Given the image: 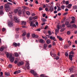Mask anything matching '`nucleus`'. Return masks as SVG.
Wrapping results in <instances>:
<instances>
[{"label": "nucleus", "instance_id": "09e8293b", "mask_svg": "<svg viewBox=\"0 0 77 77\" xmlns=\"http://www.w3.org/2000/svg\"><path fill=\"white\" fill-rule=\"evenodd\" d=\"M69 45H71V41H68V42Z\"/></svg>", "mask_w": 77, "mask_h": 77}, {"label": "nucleus", "instance_id": "a878e982", "mask_svg": "<svg viewBox=\"0 0 77 77\" xmlns=\"http://www.w3.org/2000/svg\"><path fill=\"white\" fill-rule=\"evenodd\" d=\"M70 72H72V71H74V69L72 68H70L69 69Z\"/></svg>", "mask_w": 77, "mask_h": 77}, {"label": "nucleus", "instance_id": "20e7f679", "mask_svg": "<svg viewBox=\"0 0 77 77\" xmlns=\"http://www.w3.org/2000/svg\"><path fill=\"white\" fill-rule=\"evenodd\" d=\"M8 26L10 27H12L13 26H14V23L11 21H9L8 22Z\"/></svg>", "mask_w": 77, "mask_h": 77}, {"label": "nucleus", "instance_id": "680f3d73", "mask_svg": "<svg viewBox=\"0 0 77 77\" xmlns=\"http://www.w3.org/2000/svg\"><path fill=\"white\" fill-rule=\"evenodd\" d=\"M68 6H69L70 8H71V6H72V4H69L68 5Z\"/></svg>", "mask_w": 77, "mask_h": 77}, {"label": "nucleus", "instance_id": "a211bd4d", "mask_svg": "<svg viewBox=\"0 0 77 77\" xmlns=\"http://www.w3.org/2000/svg\"><path fill=\"white\" fill-rule=\"evenodd\" d=\"M57 38H58L60 41H63V39L62 38L59 37V36L57 35Z\"/></svg>", "mask_w": 77, "mask_h": 77}, {"label": "nucleus", "instance_id": "5fc2aeb1", "mask_svg": "<svg viewBox=\"0 0 77 77\" xmlns=\"http://www.w3.org/2000/svg\"><path fill=\"white\" fill-rule=\"evenodd\" d=\"M66 5H68V4H69V1H66Z\"/></svg>", "mask_w": 77, "mask_h": 77}, {"label": "nucleus", "instance_id": "7c9ffc66", "mask_svg": "<svg viewBox=\"0 0 77 77\" xmlns=\"http://www.w3.org/2000/svg\"><path fill=\"white\" fill-rule=\"evenodd\" d=\"M26 14H27V15H30V13L29 11H27L26 12Z\"/></svg>", "mask_w": 77, "mask_h": 77}, {"label": "nucleus", "instance_id": "a18cd8bd", "mask_svg": "<svg viewBox=\"0 0 77 77\" xmlns=\"http://www.w3.org/2000/svg\"><path fill=\"white\" fill-rule=\"evenodd\" d=\"M17 71V74H18V73H20V72H21V70H18Z\"/></svg>", "mask_w": 77, "mask_h": 77}, {"label": "nucleus", "instance_id": "f704fd0d", "mask_svg": "<svg viewBox=\"0 0 77 77\" xmlns=\"http://www.w3.org/2000/svg\"><path fill=\"white\" fill-rule=\"evenodd\" d=\"M67 34L68 35H69L71 34V32L69 31H68L67 32Z\"/></svg>", "mask_w": 77, "mask_h": 77}, {"label": "nucleus", "instance_id": "58836bf2", "mask_svg": "<svg viewBox=\"0 0 77 77\" xmlns=\"http://www.w3.org/2000/svg\"><path fill=\"white\" fill-rule=\"evenodd\" d=\"M32 18H33L32 17H30L29 18V20H32Z\"/></svg>", "mask_w": 77, "mask_h": 77}, {"label": "nucleus", "instance_id": "2f4dec72", "mask_svg": "<svg viewBox=\"0 0 77 77\" xmlns=\"http://www.w3.org/2000/svg\"><path fill=\"white\" fill-rule=\"evenodd\" d=\"M58 8L57 9V11H61V8L60 7H57Z\"/></svg>", "mask_w": 77, "mask_h": 77}, {"label": "nucleus", "instance_id": "f3484780", "mask_svg": "<svg viewBox=\"0 0 77 77\" xmlns=\"http://www.w3.org/2000/svg\"><path fill=\"white\" fill-rule=\"evenodd\" d=\"M19 8H20V7H18L16 9L14 10V13H16L18 12V9H19Z\"/></svg>", "mask_w": 77, "mask_h": 77}, {"label": "nucleus", "instance_id": "39448f33", "mask_svg": "<svg viewBox=\"0 0 77 77\" xmlns=\"http://www.w3.org/2000/svg\"><path fill=\"white\" fill-rule=\"evenodd\" d=\"M30 65V64L29 63V62H27L26 63V65H25V67L28 69H30V67L29 66Z\"/></svg>", "mask_w": 77, "mask_h": 77}, {"label": "nucleus", "instance_id": "6e6d98bb", "mask_svg": "<svg viewBox=\"0 0 77 77\" xmlns=\"http://www.w3.org/2000/svg\"><path fill=\"white\" fill-rule=\"evenodd\" d=\"M33 22H31L30 23V26H33Z\"/></svg>", "mask_w": 77, "mask_h": 77}, {"label": "nucleus", "instance_id": "bb28decb", "mask_svg": "<svg viewBox=\"0 0 77 77\" xmlns=\"http://www.w3.org/2000/svg\"><path fill=\"white\" fill-rule=\"evenodd\" d=\"M42 20L43 22H45V21H47V19L44 18H42Z\"/></svg>", "mask_w": 77, "mask_h": 77}, {"label": "nucleus", "instance_id": "393cba45", "mask_svg": "<svg viewBox=\"0 0 77 77\" xmlns=\"http://www.w3.org/2000/svg\"><path fill=\"white\" fill-rule=\"evenodd\" d=\"M15 57H18L19 56V54L17 53H14Z\"/></svg>", "mask_w": 77, "mask_h": 77}, {"label": "nucleus", "instance_id": "4d7b16f0", "mask_svg": "<svg viewBox=\"0 0 77 77\" xmlns=\"http://www.w3.org/2000/svg\"><path fill=\"white\" fill-rule=\"evenodd\" d=\"M3 9V6H1L0 7V9Z\"/></svg>", "mask_w": 77, "mask_h": 77}, {"label": "nucleus", "instance_id": "8fccbe9b", "mask_svg": "<svg viewBox=\"0 0 77 77\" xmlns=\"http://www.w3.org/2000/svg\"><path fill=\"white\" fill-rule=\"evenodd\" d=\"M7 4L8 5H12V4L11 2H8Z\"/></svg>", "mask_w": 77, "mask_h": 77}, {"label": "nucleus", "instance_id": "6ab92c4d", "mask_svg": "<svg viewBox=\"0 0 77 77\" xmlns=\"http://www.w3.org/2000/svg\"><path fill=\"white\" fill-rule=\"evenodd\" d=\"M3 14H4V12H3V10H0V16L3 15Z\"/></svg>", "mask_w": 77, "mask_h": 77}, {"label": "nucleus", "instance_id": "4be33fe9", "mask_svg": "<svg viewBox=\"0 0 77 77\" xmlns=\"http://www.w3.org/2000/svg\"><path fill=\"white\" fill-rule=\"evenodd\" d=\"M46 42L48 44H50L51 42V40L50 39H48L46 41Z\"/></svg>", "mask_w": 77, "mask_h": 77}, {"label": "nucleus", "instance_id": "412c9836", "mask_svg": "<svg viewBox=\"0 0 77 77\" xmlns=\"http://www.w3.org/2000/svg\"><path fill=\"white\" fill-rule=\"evenodd\" d=\"M48 46V45H47V44H44L43 45V48L44 49H46V48Z\"/></svg>", "mask_w": 77, "mask_h": 77}, {"label": "nucleus", "instance_id": "a19ab883", "mask_svg": "<svg viewBox=\"0 0 77 77\" xmlns=\"http://www.w3.org/2000/svg\"><path fill=\"white\" fill-rule=\"evenodd\" d=\"M55 59H56V60H59V57L58 56H56Z\"/></svg>", "mask_w": 77, "mask_h": 77}, {"label": "nucleus", "instance_id": "774afa93", "mask_svg": "<svg viewBox=\"0 0 77 77\" xmlns=\"http://www.w3.org/2000/svg\"><path fill=\"white\" fill-rule=\"evenodd\" d=\"M62 27H63V28H64L65 27V24H62Z\"/></svg>", "mask_w": 77, "mask_h": 77}, {"label": "nucleus", "instance_id": "052dcab7", "mask_svg": "<svg viewBox=\"0 0 77 77\" xmlns=\"http://www.w3.org/2000/svg\"><path fill=\"white\" fill-rule=\"evenodd\" d=\"M5 30H6V29H5V28H3L2 29V31L3 32H4L5 31Z\"/></svg>", "mask_w": 77, "mask_h": 77}, {"label": "nucleus", "instance_id": "423d86ee", "mask_svg": "<svg viewBox=\"0 0 77 77\" xmlns=\"http://www.w3.org/2000/svg\"><path fill=\"white\" fill-rule=\"evenodd\" d=\"M30 72L33 75H34V76H35V75H37V73H36V72H35L33 70H31Z\"/></svg>", "mask_w": 77, "mask_h": 77}, {"label": "nucleus", "instance_id": "49530a36", "mask_svg": "<svg viewBox=\"0 0 77 77\" xmlns=\"http://www.w3.org/2000/svg\"><path fill=\"white\" fill-rule=\"evenodd\" d=\"M75 23V21L74 20H72L70 22L71 24H73V23Z\"/></svg>", "mask_w": 77, "mask_h": 77}, {"label": "nucleus", "instance_id": "ddd939ff", "mask_svg": "<svg viewBox=\"0 0 77 77\" xmlns=\"http://www.w3.org/2000/svg\"><path fill=\"white\" fill-rule=\"evenodd\" d=\"M50 39H53V41H56V38H55V37L51 36H50Z\"/></svg>", "mask_w": 77, "mask_h": 77}, {"label": "nucleus", "instance_id": "0e129e2a", "mask_svg": "<svg viewBox=\"0 0 77 77\" xmlns=\"http://www.w3.org/2000/svg\"><path fill=\"white\" fill-rule=\"evenodd\" d=\"M48 48H51V44L49 45H48Z\"/></svg>", "mask_w": 77, "mask_h": 77}, {"label": "nucleus", "instance_id": "338daca9", "mask_svg": "<svg viewBox=\"0 0 77 77\" xmlns=\"http://www.w3.org/2000/svg\"><path fill=\"white\" fill-rule=\"evenodd\" d=\"M70 54H74V52H73L72 51L70 52Z\"/></svg>", "mask_w": 77, "mask_h": 77}, {"label": "nucleus", "instance_id": "e2e57ef3", "mask_svg": "<svg viewBox=\"0 0 77 77\" xmlns=\"http://www.w3.org/2000/svg\"><path fill=\"white\" fill-rule=\"evenodd\" d=\"M14 74H16V75L18 74L17 73V71H15V72H14Z\"/></svg>", "mask_w": 77, "mask_h": 77}, {"label": "nucleus", "instance_id": "37998d69", "mask_svg": "<svg viewBox=\"0 0 77 77\" xmlns=\"http://www.w3.org/2000/svg\"><path fill=\"white\" fill-rule=\"evenodd\" d=\"M36 35H35V34H33L32 35V36L33 38H35V36Z\"/></svg>", "mask_w": 77, "mask_h": 77}, {"label": "nucleus", "instance_id": "cd10ccee", "mask_svg": "<svg viewBox=\"0 0 77 77\" xmlns=\"http://www.w3.org/2000/svg\"><path fill=\"white\" fill-rule=\"evenodd\" d=\"M22 8L24 9H28L29 8L26 6H22Z\"/></svg>", "mask_w": 77, "mask_h": 77}, {"label": "nucleus", "instance_id": "2eb2a0df", "mask_svg": "<svg viewBox=\"0 0 77 77\" xmlns=\"http://www.w3.org/2000/svg\"><path fill=\"white\" fill-rule=\"evenodd\" d=\"M26 23H26V22L25 21H21V25H24L25 26V25H26Z\"/></svg>", "mask_w": 77, "mask_h": 77}, {"label": "nucleus", "instance_id": "473e14b6", "mask_svg": "<svg viewBox=\"0 0 77 77\" xmlns=\"http://www.w3.org/2000/svg\"><path fill=\"white\" fill-rule=\"evenodd\" d=\"M61 9H63H63H65V6L64 5H62L61 6Z\"/></svg>", "mask_w": 77, "mask_h": 77}, {"label": "nucleus", "instance_id": "6e6552de", "mask_svg": "<svg viewBox=\"0 0 77 77\" xmlns=\"http://www.w3.org/2000/svg\"><path fill=\"white\" fill-rule=\"evenodd\" d=\"M24 64V62L23 61L19 62L17 63V65L18 66H20Z\"/></svg>", "mask_w": 77, "mask_h": 77}, {"label": "nucleus", "instance_id": "c9c22d12", "mask_svg": "<svg viewBox=\"0 0 77 77\" xmlns=\"http://www.w3.org/2000/svg\"><path fill=\"white\" fill-rule=\"evenodd\" d=\"M72 26L73 27H75V28H77V26H76V25H75V24H73Z\"/></svg>", "mask_w": 77, "mask_h": 77}, {"label": "nucleus", "instance_id": "4c0bfd02", "mask_svg": "<svg viewBox=\"0 0 77 77\" xmlns=\"http://www.w3.org/2000/svg\"><path fill=\"white\" fill-rule=\"evenodd\" d=\"M26 38L24 36H23V41H25V40H26Z\"/></svg>", "mask_w": 77, "mask_h": 77}, {"label": "nucleus", "instance_id": "0eeeda50", "mask_svg": "<svg viewBox=\"0 0 77 77\" xmlns=\"http://www.w3.org/2000/svg\"><path fill=\"white\" fill-rule=\"evenodd\" d=\"M14 20L15 21V22L16 23H19L20 22V20H18V19L17 18V16H14Z\"/></svg>", "mask_w": 77, "mask_h": 77}, {"label": "nucleus", "instance_id": "c85d7f7f", "mask_svg": "<svg viewBox=\"0 0 77 77\" xmlns=\"http://www.w3.org/2000/svg\"><path fill=\"white\" fill-rule=\"evenodd\" d=\"M4 48H3V47H2L1 48H0V51H3V50H4Z\"/></svg>", "mask_w": 77, "mask_h": 77}, {"label": "nucleus", "instance_id": "603ef678", "mask_svg": "<svg viewBox=\"0 0 77 77\" xmlns=\"http://www.w3.org/2000/svg\"><path fill=\"white\" fill-rule=\"evenodd\" d=\"M65 30V29L64 28L63 29H61V32H63V31H64Z\"/></svg>", "mask_w": 77, "mask_h": 77}, {"label": "nucleus", "instance_id": "de8ad7c7", "mask_svg": "<svg viewBox=\"0 0 77 77\" xmlns=\"http://www.w3.org/2000/svg\"><path fill=\"white\" fill-rule=\"evenodd\" d=\"M34 20H36V19H37V17L36 16H35L32 18Z\"/></svg>", "mask_w": 77, "mask_h": 77}, {"label": "nucleus", "instance_id": "bf43d9fd", "mask_svg": "<svg viewBox=\"0 0 77 77\" xmlns=\"http://www.w3.org/2000/svg\"><path fill=\"white\" fill-rule=\"evenodd\" d=\"M20 30V28H17L16 29V31H18V30Z\"/></svg>", "mask_w": 77, "mask_h": 77}, {"label": "nucleus", "instance_id": "69168bd1", "mask_svg": "<svg viewBox=\"0 0 77 77\" xmlns=\"http://www.w3.org/2000/svg\"><path fill=\"white\" fill-rule=\"evenodd\" d=\"M63 4H65L66 3V2L65 0L63 1Z\"/></svg>", "mask_w": 77, "mask_h": 77}, {"label": "nucleus", "instance_id": "f8f14e48", "mask_svg": "<svg viewBox=\"0 0 77 77\" xmlns=\"http://www.w3.org/2000/svg\"><path fill=\"white\" fill-rule=\"evenodd\" d=\"M22 32L23 33L22 35V36H26V34H27V33H26V31L23 30Z\"/></svg>", "mask_w": 77, "mask_h": 77}, {"label": "nucleus", "instance_id": "dca6fc26", "mask_svg": "<svg viewBox=\"0 0 77 77\" xmlns=\"http://www.w3.org/2000/svg\"><path fill=\"white\" fill-rule=\"evenodd\" d=\"M5 76L7 77L8 76H10V73L8 72H5Z\"/></svg>", "mask_w": 77, "mask_h": 77}, {"label": "nucleus", "instance_id": "e433bc0d", "mask_svg": "<svg viewBox=\"0 0 77 77\" xmlns=\"http://www.w3.org/2000/svg\"><path fill=\"white\" fill-rule=\"evenodd\" d=\"M15 38H19V35H16L15 36Z\"/></svg>", "mask_w": 77, "mask_h": 77}, {"label": "nucleus", "instance_id": "aec40b11", "mask_svg": "<svg viewBox=\"0 0 77 77\" xmlns=\"http://www.w3.org/2000/svg\"><path fill=\"white\" fill-rule=\"evenodd\" d=\"M55 34L56 35H57V33H59V29H56L55 30Z\"/></svg>", "mask_w": 77, "mask_h": 77}, {"label": "nucleus", "instance_id": "b1692460", "mask_svg": "<svg viewBox=\"0 0 77 77\" xmlns=\"http://www.w3.org/2000/svg\"><path fill=\"white\" fill-rule=\"evenodd\" d=\"M69 57L70 60H71L72 61V55H69Z\"/></svg>", "mask_w": 77, "mask_h": 77}, {"label": "nucleus", "instance_id": "c756f323", "mask_svg": "<svg viewBox=\"0 0 77 77\" xmlns=\"http://www.w3.org/2000/svg\"><path fill=\"white\" fill-rule=\"evenodd\" d=\"M26 36L27 38H29L30 37V33H28L26 34Z\"/></svg>", "mask_w": 77, "mask_h": 77}, {"label": "nucleus", "instance_id": "13d9d810", "mask_svg": "<svg viewBox=\"0 0 77 77\" xmlns=\"http://www.w3.org/2000/svg\"><path fill=\"white\" fill-rule=\"evenodd\" d=\"M65 54L66 56H68V53H65Z\"/></svg>", "mask_w": 77, "mask_h": 77}, {"label": "nucleus", "instance_id": "79ce46f5", "mask_svg": "<svg viewBox=\"0 0 77 77\" xmlns=\"http://www.w3.org/2000/svg\"><path fill=\"white\" fill-rule=\"evenodd\" d=\"M45 11H46V12H48V11H49V10H48V8H45Z\"/></svg>", "mask_w": 77, "mask_h": 77}, {"label": "nucleus", "instance_id": "4468645a", "mask_svg": "<svg viewBox=\"0 0 77 77\" xmlns=\"http://www.w3.org/2000/svg\"><path fill=\"white\" fill-rule=\"evenodd\" d=\"M45 40L42 39H40L39 40V42L42 44H45Z\"/></svg>", "mask_w": 77, "mask_h": 77}, {"label": "nucleus", "instance_id": "f257e3e1", "mask_svg": "<svg viewBox=\"0 0 77 77\" xmlns=\"http://www.w3.org/2000/svg\"><path fill=\"white\" fill-rule=\"evenodd\" d=\"M6 55L7 57H9L10 59L11 62H14L15 60V57L12 56V54H11L9 55V54L7 53Z\"/></svg>", "mask_w": 77, "mask_h": 77}, {"label": "nucleus", "instance_id": "1a4fd4ad", "mask_svg": "<svg viewBox=\"0 0 77 77\" xmlns=\"http://www.w3.org/2000/svg\"><path fill=\"white\" fill-rule=\"evenodd\" d=\"M69 23V22L68 21H66L65 23V25L67 26V27H70L71 26V24H70V23Z\"/></svg>", "mask_w": 77, "mask_h": 77}, {"label": "nucleus", "instance_id": "ea45409f", "mask_svg": "<svg viewBox=\"0 0 77 77\" xmlns=\"http://www.w3.org/2000/svg\"><path fill=\"white\" fill-rule=\"evenodd\" d=\"M71 19L72 20H74L75 19V17H71Z\"/></svg>", "mask_w": 77, "mask_h": 77}, {"label": "nucleus", "instance_id": "5701e85b", "mask_svg": "<svg viewBox=\"0 0 77 77\" xmlns=\"http://www.w3.org/2000/svg\"><path fill=\"white\" fill-rule=\"evenodd\" d=\"M18 14L19 15H21L22 14V11L21 10H20L18 11Z\"/></svg>", "mask_w": 77, "mask_h": 77}, {"label": "nucleus", "instance_id": "864d4df0", "mask_svg": "<svg viewBox=\"0 0 77 77\" xmlns=\"http://www.w3.org/2000/svg\"><path fill=\"white\" fill-rule=\"evenodd\" d=\"M51 51H52V53H54V52H55V50L54 49H53Z\"/></svg>", "mask_w": 77, "mask_h": 77}, {"label": "nucleus", "instance_id": "c03bdc74", "mask_svg": "<svg viewBox=\"0 0 77 77\" xmlns=\"http://www.w3.org/2000/svg\"><path fill=\"white\" fill-rule=\"evenodd\" d=\"M9 67L10 68H11L12 67V65L11 64H10L9 65Z\"/></svg>", "mask_w": 77, "mask_h": 77}, {"label": "nucleus", "instance_id": "f03ea898", "mask_svg": "<svg viewBox=\"0 0 77 77\" xmlns=\"http://www.w3.org/2000/svg\"><path fill=\"white\" fill-rule=\"evenodd\" d=\"M5 11H9L11 10L10 6H9V5L8 4H5Z\"/></svg>", "mask_w": 77, "mask_h": 77}, {"label": "nucleus", "instance_id": "9d476101", "mask_svg": "<svg viewBox=\"0 0 77 77\" xmlns=\"http://www.w3.org/2000/svg\"><path fill=\"white\" fill-rule=\"evenodd\" d=\"M50 7V8H49V11H50V12H52L53 11H54V8L53 7V6H51Z\"/></svg>", "mask_w": 77, "mask_h": 77}, {"label": "nucleus", "instance_id": "72a5a7b5", "mask_svg": "<svg viewBox=\"0 0 77 77\" xmlns=\"http://www.w3.org/2000/svg\"><path fill=\"white\" fill-rule=\"evenodd\" d=\"M40 77H47V76H45V75L43 74H41L40 75Z\"/></svg>", "mask_w": 77, "mask_h": 77}, {"label": "nucleus", "instance_id": "3c124183", "mask_svg": "<svg viewBox=\"0 0 77 77\" xmlns=\"http://www.w3.org/2000/svg\"><path fill=\"white\" fill-rule=\"evenodd\" d=\"M14 63L15 64H17V63H18V61L17 60H15L14 61Z\"/></svg>", "mask_w": 77, "mask_h": 77}, {"label": "nucleus", "instance_id": "7ed1b4c3", "mask_svg": "<svg viewBox=\"0 0 77 77\" xmlns=\"http://www.w3.org/2000/svg\"><path fill=\"white\" fill-rule=\"evenodd\" d=\"M20 45V43H18V44H17L15 42H14L13 43L12 45L13 46H14L15 47H17V46H18V47H19Z\"/></svg>", "mask_w": 77, "mask_h": 77}, {"label": "nucleus", "instance_id": "9b49d317", "mask_svg": "<svg viewBox=\"0 0 77 77\" xmlns=\"http://www.w3.org/2000/svg\"><path fill=\"white\" fill-rule=\"evenodd\" d=\"M50 54L52 57H56V54L54 53H53L52 51H51Z\"/></svg>", "mask_w": 77, "mask_h": 77}]
</instances>
